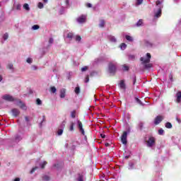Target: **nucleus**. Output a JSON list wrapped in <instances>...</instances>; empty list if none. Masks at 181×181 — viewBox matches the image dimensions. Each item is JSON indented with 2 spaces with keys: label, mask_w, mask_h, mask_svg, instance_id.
<instances>
[{
  "label": "nucleus",
  "mask_w": 181,
  "mask_h": 181,
  "mask_svg": "<svg viewBox=\"0 0 181 181\" xmlns=\"http://www.w3.org/2000/svg\"><path fill=\"white\" fill-rule=\"evenodd\" d=\"M23 9H25V11H30V7H29V4H24L23 6Z\"/></svg>",
  "instance_id": "2eb2a0df"
},
{
  "label": "nucleus",
  "mask_w": 181,
  "mask_h": 181,
  "mask_svg": "<svg viewBox=\"0 0 181 181\" xmlns=\"http://www.w3.org/2000/svg\"><path fill=\"white\" fill-rule=\"evenodd\" d=\"M38 168L37 167H34L33 169L30 171V173L32 175L35 173V171L37 170Z\"/></svg>",
  "instance_id": "b1692460"
},
{
  "label": "nucleus",
  "mask_w": 181,
  "mask_h": 181,
  "mask_svg": "<svg viewBox=\"0 0 181 181\" xmlns=\"http://www.w3.org/2000/svg\"><path fill=\"white\" fill-rule=\"evenodd\" d=\"M120 48L122 49V50H125V49H127V45L125 43H122L120 45Z\"/></svg>",
  "instance_id": "aec40b11"
},
{
  "label": "nucleus",
  "mask_w": 181,
  "mask_h": 181,
  "mask_svg": "<svg viewBox=\"0 0 181 181\" xmlns=\"http://www.w3.org/2000/svg\"><path fill=\"white\" fill-rule=\"evenodd\" d=\"M18 105L20 106L21 108H23L25 107V104L21 101L19 102Z\"/></svg>",
  "instance_id": "ea45409f"
},
{
  "label": "nucleus",
  "mask_w": 181,
  "mask_h": 181,
  "mask_svg": "<svg viewBox=\"0 0 181 181\" xmlns=\"http://www.w3.org/2000/svg\"><path fill=\"white\" fill-rule=\"evenodd\" d=\"M76 110H73L72 112H71V117L73 119L76 118Z\"/></svg>",
  "instance_id": "412c9836"
},
{
  "label": "nucleus",
  "mask_w": 181,
  "mask_h": 181,
  "mask_svg": "<svg viewBox=\"0 0 181 181\" xmlns=\"http://www.w3.org/2000/svg\"><path fill=\"white\" fill-rule=\"evenodd\" d=\"M76 40L80 42V40H81V37L80 35H76Z\"/></svg>",
  "instance_id": "37998d69"
},
{
  "label": "nucleus",
  "mask_w": 181,
  "mask_h": 181,
  "mask_svg": "<svg viewBox=\"0 0 181 181\" xmlns=\"http://www.w3.org/2000/svg\"><path fill=\"white\" fill-rule=\"evenodd\" d=\"M47 1L48 0H43V1L46 4V3H47Z\"/></svg>",
  "instance_id": "69168bd1"
},
{
  "label": "nucleus",
  "mask_w": 181,
  "mask_h": 181,
  "mask_svg": "<svg viewBox=\"0 0 181 181\" xmlns=\"http://www.w3.org/2000/svg\"><path fill=\"white\" fill-rule=\"evenodd\" d=\"M99 26L100 28H104L105 26V21L104 20H100Z\"/></svg>",
  "instance_id": "f3484780"
},
{
  "label": "nucleus",
  "mask_w": 181,
  "mask_h": 181,
  "mask_svg": "<svg viewBox=\"0 0 181 181\" xmlns=\"http://www.w3.org/2000/svg\"><path fill=\"white\" fill-rule=\"evenodd\" d=\"M127 136H128V133L127 132H124L121 136V141H122V144H123V145H127L128 142L127 141Z\"/></svg>",
  "instance_id": "20e7f679"
},
{
  "label": "nucleus",
  "mask_w": 181,
  "mask_h": 181,
  "mask_svg": "<svg viewBox=\"0 0 181 181\" xmlns=\"http://www.w3.org/2000/svg\"><path fill=\"white\" fill-rule=\"evenodd\" d=\"M11 112H12L13 117H18V115H19L21 114V112L19 111V110H18L16 108L12 109Z\"/></svg>",
  "instance_id": "1a4fd4ad"
},
{
  "label": "nucleus",
  "mask_w": 181,
  "mask_h": 181,
  "mask_svg": "<svg viewBox=\"0 0 181 181\" xmlns=\"http://www.w3.org/2000/svg\"><path fill=\"white\" fill-rule=\"evenodd\" d=\"M135 83H136V76H134L133 80V84L135 85Z\"/></svg>",
  "instance_id": "603ef678"
},
{
  "label": "nucleus",
  "mask_w": 181,
  "mask_h": 181,
  "mask_svg": "<svg viewBox=\"0 0 181 181\" xmlns=\"http://www.w3.org/2000/svg\"><path fill=\"white\" fill-rule=\"evenodd\" d=\"M21 8H22V6H21V4H17V5L16 6V9L17 11H21Z\"/></svg>",
  "instance_id": "2f4dec72"
},
{
  "label": "nucleus",
  "mask_w": 181,
  "mask_h": 181,
  "mask_svg": "<svg viewBox=\"0 0 181 181\" xmlns=\"http://www.w3.org/2000/svg\"><path fill=\"white\" fill-rule=\"evenodd\" d=\"M78 181H84V175L83 174H78Z\"/></svg>",
  "instance_id": "dca6fc26"
},
{
  "label": "nucleus",
  "mask_w": 181,
  "mask_h": 181,
  "mask_svg": "<svg viewBox=\"0 0 181 181\" xmlns=\"http://www.w3.org/2000/svg\"><path fill=\"white\" fill-rule=\"evenodd\" d=\"M3 100H6V101H13V97L10 95H5L3 96Z\"/></svg>",
  "instance_id": "6e6552de"
},
{
  "label": "nucleus",
  "mask_w": 181,
  "mask_h": 181,
  "mask_svg": "<svg viewBox=\"0 0 181 181\" xmlns=\"http://www.w3.org/2000/svg\"><path fill=\"white\" fill-rule=\"evenodd\" d=\"M88 70V66H84L81 69V71H87Z\"/></svg>",
  "instance_id": "f704fd0d"
},
{
  "label": "nucleus",
  "mask_w": 181,
  "mask_h": 181,
  "mask_svg": "<svg viewBox=\"0 0 181 181\" xmlns=\"http://www.w3.org/2000/svg\"><path fill=\"white\" fill-rule=\"evenodd\" d=\"M156 144V139L153 136H149L148 141H146V145L148 148H152Z\"/></svg>",
  "instance_id": "7ed1b4c3"
},
{
  "label": "nucleus",
  "mask_w": 181,
  "mask_h": 181,
  "mask_svg": "<svg viewBox=\"0 0 181 181\" xmlns=\"http://www.w3.org/2000/svg\"><path fill=\"white\" fill-rule=\"evenodd\" d=\"M143 124L141 123V124H140V127H141V128H142V127H143Z\"/></svg>",
  "instance_id": "338daca9"
},
{
  "label": "nucleus",
  "mask_w": 181,
  "mask_h": 181,
  "mask_svg": "<svg viewBox=\"0 0 181 181\" xmlns=\"http://www.w3.org/2000/svg\"><path fill=\"white\" fill-rule=\"evenodd\" d=\"M163 132H165V131L163 129H160L158 130V134L159 135H163Z\"/></svg>",
  "instance_id": "e433bc0d"
},
{
  "label": "nucleus",
  "mask_w": 181,
  "mask_h": 181,
  "mask_svg": "<svg viewBox=\"0 0 181 181\" xmlns=\"http://www.w3.org/2000/svg\"><path fill=\"white\" fill-rule=\"evenodd\" d=\"M3 78L2 76L0 75V82L2 81Z\"/></svg>",
  "instance_id": "e2e57ef3"
},
{
  "label": "nucleus",
  "mask_w": 181,
  "mask_h": 181,
  "mask_svg": "<svg viewBox=\"0 0 181 181\" xmlns=\"http://www.w3.org/2000/svg\"><path fill=\"white\" fill-rule=\"evenodd\" d=\"M128 70H129V66L123 65V71H128Z\"/></svg>",
  "instance_id": "393cba45"
},
{
  "label": "nucleus",
  "mask_w": 181,
  "mask_h": 181,
  "mask_svg": "<svg viewBox=\"0 0 181 181\" xmlns=\"http://www.w3.org/2000/svg\"><path fill=\"white\" fill-rule=\"evenodd\" d=\"M100 136H101V138H103L104 139V138H105V134H100Z\"/></svg>",
  "instance_id": "6e6d98bb"
},
{
  "label": "nucleus",
  "mask_w": 181,
  "mask_h": 181,
  "mask_svg": "<svg viewBox=\"0 0 181 181\" xmlns=\"http://www.w3.org/2000/svg\"><path fill=\"white\" fill-rule=\"evenodd\" d=\"M144 2V0H137L136 5H141Z\"/></svg>",
  "instance_id": "a18cd8bd"
},
{
  "label": "nucleus",
  "mask_w": 181,
  "mask_h": 181,
  "mask_svg": "<svg viewBox=\"0 0 181 181\" xmlns=\"http://www.w3.org/2000/svg\"><path fill=\"white\" fill-rule=\"evenodd\" d=\"M21 139H22V137H21V136L19 135L16 136V141H21Z\"/></svg>",
  "instance_id": "c03bdc74"
},
{
  "label": "nucleus",
  "mask_w": 181,
  "mask_h": 181,
  "mask_svg": "<svg viewBox=\"0 0 181 181\" xmlns=\"http://www.w3.org/2000/svg\"><path fill=\"white\" fill-rule=\"evenodd\" d=\"M77 125L78 129H79L82 135H86V132H84V129L83 128V122H81V121L80 120H77Z\"/></svg>",
  "instance_id": "39448f33"
},
{
  "label": "nucleus",
  "mask_w": 181,
  "mask_h": 181,
  "mask_svg": "<svg viewBox=\"0 0 181 181\" xmlns=\"http://www.w3.org/2000/svg\"><path fill=\"white\" fill-rule=\"evenodd\" d=\"M160 4H162L161 2H160V1H159V0H158L156 2V5H160Z\"/></svg>",
  "instance_id": "864d4df0"
},
{
  "label": "nucleus",
  "mask_w": 181,
  "mask_h": 181,
  "mask_svg": "<svg viewBox=\"0 0 181 181\" xmlns=\"http://www.w3.org/2000/svg\"><path fill=\"white\" fill-rule=\"evenodd\" d=\"M162 121H163V116L158 115L155 118L154 124H155V125H159V124H160V122H162Z\"/></svg>",
  "instance_id": "423d86ee"
},
{
  "label": "nucleus",
  "mask_w": 181,
  "mask_h": 181,
  "mask_svg": "<svg viewBox=\"0 0 181 181\" xmlns=\"http://www.w3.org/2000/svg\"><path fill=\"white\" fill-rule=\"evenodd\" d=\"M126 39L127 40H128L129 42H132L134 40L132 39V37L129 36V35H126Z\"/></svg>",
  "instance_id": "bb28decb"
},
{
  "label": "nucleus",
  "mask_w": 181,
  "mask_h": 181,
  "mask_svg": "<svg viewBox=\"0 0 181 181\" xmlns=\"http://www.w3.org/2000/svg\"><path fill=\"white\" fill-rule=\"evenodd\" d=\"M38 8L42 9L43 8V4L42 2L38 3Z\"/></svg>",
  "instance_id": "79ce46f5"
},
{
  "label": "nucleus",
  "mask_w": 181,
  "mask_h": 181,
  "mask_svg": "<svg viewBox=\"0 0 181 181\" xmlns=\"http://www.w3.org/2000/svg\"><path fill=\"white\" fill-rule=\"evenodd\" d=\"M86 6L87 8H92L93 5H92L91 4H90V3H87V4H86Z\"/></svg>",
  "instance_id": "49530a36"
},
{
  "label": "nucleus",
  "mask_w": 181,
  "mask_h": 181,
  "mask_svg": "<svg viewBox=\"0 0 181 181\" xmlns=\"http://www.w3.org/2000/svg\"><path fill=\"white\" fill-rule=\"evenodd\" d=\"M135 100L137 103V104H139V105H142V102L141 101V100H139V98H135Z\"/></svg>",
  "instance_id": "c85d7f7f"
},
{
  "label": "nucleus",
  "mask_w": 181,
  "mask_h": 181,
  "mask_svg": "<svg viewBox=\"0 0 181 181\" xmlns=\"http://www.w3.org/2000/svg\"><path fill=\"white\" fill-rule=\"evenodd\" d=\"M53 42H54L53 38H49V45H52V43H53Z\"/></svg>",
  "instance_id": "8fccbe9b"
},
{
  "label": "nucleus",
  "mask_w": 181,
  "mask_h": 181,
  "mask_svg": "<svg viewBox=\"0 0 181 181\" xmlns=\"http://www.w3.org/2000/svg\"><path fill=\"white\" fill-rule=\"evenodd\" d=\"M65 2L66 5H70V1L69 0H66Z\"/></svg>",
  "instance_id": "4d7b16f0"
},
{
  "label": "nucleus",
  "mask_w": 181,
  "mask_h": 181,
  "mask_svg": "<svg viewBox=\"0 0 181 181\" xmlns=\"http://www.w3.org/2000/svg\"><path fill=\"white\" fill-rule=\"evenodd\" d=\"M176 97H177V103H180V100H181V92L177 93Z\"/></svg>",
  "instance_id": "4468645a"
},
{
  "label": "nucleus",
  "mask_w": 181,
  "mask_h": 181,
  "mask_svg": "<svg viewBox=\"0 0 181 181\" xmlns=\"http://www.w3.org/2000/svg\"><path fill=\"white\" fill-rule=\"evenodd\" d=\"M146 56L147 58L141 57L140 62L144 65V69H151L152 67V64L149 63L151 62V57H152V56L150 53H147Z\"/></svg>",
  "instance_id": "f257e3e1"
},
{
  "label": "nucleus",
  "mask_w": 181,
  "mask_h": 181,
  "mask_svg": "<svg viewBox=\"0 0 181 181\" xmlns=\"http://www.w3.org/2000/svg\"><path fill=\"white\" fill-rule=\"evenodd\" d=\"M75 93L76 94H80V87H76Z\"/></svg>",
  "instance_id": "473e14b6"
},
{
  "label": "nucleus",
  "mask_w": 181,
  "mask_h": 181,
  "mask_svg": "<svg viewBox=\"0 0 181 181\" xmlns=\"http://www.w3.org/2000/svg\"><path fill=\"white\" fill-rule=\"evenodd\" d=\"M169 78L171 81H173V75H172V74H170Z\"/></svg>",
  "instance_id": "de8ad7c7"
},
{
  "label": "nucleus",
  "mask_w": 181,
  "mask_h": 181,
  "mask_svg": "<svg viewBox=\"0 0 181 181\" xmlns=\"http://www.w3.org/2000/svg\"><path fill=\"white\" fill-rule=\"evenodd\" d=\"M47 165V163L46 161H44L41 165V169H45V166Z\"/></svg>",
  "instance_id": "7c9ffc66"
},
{
  "label": "nucleus",
  "mask_w": 181,
  "mask_h": 181,
  "mask_svg": "<svg viewBox=\"0 0 181 181\" xmlns=\"http://www.w3.org/2000/svg\"><path fill=\"white\" fill-rule=\"evenodd\" d=\"M156 18H160L162 16V8H159L158 12L155 13Z\"/></svg>",
  "instance_id": "ddd939ff"
},
{
  "label": "nucleus",
  "mask_w": 181,
  "mask_h": 181,
  "mask_svg": "<svg viewBox=\"0 0 181 181\" xmlns=\"http://www.w3.org/2000/svg\"><path fill=\"white\" fill-rule=\"evenodd\" d=\"M59 166V164H54V168H57Z\"/></svg>",
  "instance_id": "052dcab7"
},
{
  "label": "nucleus",
  "mask_w": 181,
  "mask_h": 181,
  "mask_svg": "<svg viewBox=\"0 0 181 181\" xmlns=\"http://www.w3.org/2000/svg\"><path fill=\"white\" fill-rule=\"evenodd\" d=\"M77 22L78 23H84L86 22V16H81L76 19Z\"/></svg>",
  "instance_id": "0eeeda50"
},
{
  "label": "nucleus",
  "mask_w": 181,
  "mask_h": 181,
  "mask_svg": "<svg viewBox=\"0 0 181 181\" xmlns=\"http://www.w3.org/2000/svg\"><path fill=\"white\" fill-rule=\"evenodd\" d=\"M76 125V123H74V122H70V125L69 127V131H70V132H73V131H74V127Z\"/></svg>",
  "instance_id": "9d476101"
},
{
  "label": "nucleus",
  "mask_w": 181,
  "mask_h": 181,
  "mask_svg": "<svg viewBox=\"0 0 181 181\" xmlns=\"http://www.w3.org/2000/svg\"><path fill=\"white\" fill-rule=\"evenodd\" d=\"M57 134L59 135V136L62 135L63 134V129H58Z\"/></svg>",
  "instance_id": "72a5a7b5"
},
{
  "label": "nucleus",
  "mask_w": 181,
  "mask_h": 181,
  "mask_svg": "<svg viewBox=\"0 0 181 181\" xmlns=\"http://www.w3.org/2000/svg\"><path fill=\"white\" fill-rule=\"evenodd\" d=\"M73 36H74L73 33H69L67 34L66 37H68V39H73Z\"/></svg>",
  "instance_id": "a878e982"
},
{
  "label": "nucleus",
  "mask_w": 181,
  "mask_h": 181,
  "mask_svg": "<svg viewBox=\"0 0 181 181\" xmlns=\"http://www.w3.org/2000/svg\"><path fill=\"white\" fill-rule=\"evenodd\" d=\"M43 180H50V177L47 175H45L43 177H42Z\"/></svg>",
  "instance_id": "4c0bfd02"
},
{
  "label": "nucleus",
  "mask_w": 181,
  "mask_h": 181,
  "mask_svg": "<svg viewBox=\"0 0 181 181\" xmlns=\"http://www.w3.org/2000/svg\"><path fill=\"white\" fill-rule=\"evenodd\" d=\"M40 28V26H39L38 25H34L32 27L33 30H37V29H39Z\"/></svg>",
  "instance_id": "5701e85b"
},
{
  "label": "nucleus",
  "mask_w": 181,
  "mask_h": 181,
  "mask_svg": "<svg viewBox=\"0 0 181 181\" xmlns=\"http://www.w3.org/2000/svg\"><path fill=\"white\" fill-rule=\"evenodd\" d=\"M25 119L27 122H29V117L28 116L25 117Z\"/></svg>",
  "instance_id": "5fc2aeb1"
},
{
  "label": "nucleus",
  "mask_w": 181,
  "mask_h": 181,
  "mask_svg": "<svg viewBox=\"0 0 181 181\" xmlns=\"http://www.w3.org/2000/svg\"><path fill=\"white\" fill-rule=\"evenodd\" d=\"M143 22H142V19H140L137 23H136V26H141L142 25Z\"/></svg>",
  "instance_id": "c9c22d12"
},
{
  "label": "nucleus",
  "mask_w": 181,
  "mask_h": 181,
  "mask_svg": "<svg viewBox=\"0 0 181 181\" xmlns=\"http://www.w3.org/2000/svg\"><path fill=\"white\" fill-rule=\"evenodd\" d=\"M119 87L122 88V90H125L127 88V86H125V82L124 81V80L120 81Z\"/></svg>",
  "instance_id": "f8f14e48"
},
{
  "label": "nucleus",
  "mask_w": 181,
  "mask_h": 181,
  "mask_svg": "<svg viewBox=\"0 0 181 181\" xmlns=\"http://www.w3.org/2000/svg\"><path fill=\"white\" fill-rule=\"evenodd\" d=\"M88 81H90V76L87 75L85 78V83H88Z\"/></svg>",
  "instance_id": "a19ab883"
},
{
  "label": "nucleus",
  "mask_w": 181,
  "mask_h": 181,
  "mask_svg": "<svg viewBox=\"0 0 181 181\" xmlns=\"http://www.w3.org/2000/svg\"><path fill=\"white\" fill-rule=\"evenodd\" d=\"M110 40H111V42H117V40L114 37H112L110 38Z\"/></svg>",
  "instance_id": "3c124183"
},
{
  "label": "nucleus",
  "mask_w": 181,
  "mask_h": 181,
  "mask_svg": "<svg viewBox=\"0 0 181 181\" xmlns=\"http://www.w3.org/2000/svg\"><path fill=\"white\" fill-rule=\"evenodd\" d=\"M105 146H110V143H105Z\"/></svg>",
  "instance_id": "bf43d9fd"
},
{
  "label": "nucleus",
  "mask_w": 181,
  "mask_h": 181,
  "mask_svg": "<svg viewBox=\"0 0 181 181\" xmlns=\"http://www.w3.org/2000/svg\"><path fill=\"white\" fill-rule=\"evenodd\" d=\"M177 122H181V120L179 118H177Z\"/></svg>",
  "instance_id": "680f3d73"
},
{
  "label": "nucleus",
  "mask_w": 181,
  "mask_h": 181,
  "mask_svg": "<svg viewBox=\"0 0 181 181\" xmlns=\"http://www.w3.org/2000/svg\"><path fill=\"white\" fill-rule=\"evenodd\" d=\"M127 158V159H128V157H126Z\"/></svg>",
  "instance_id": "774afa93"
},
{
  "label": "nucleus",
  "mask_w": 181,
  "mask_h": 181,
  "mask_svg": "<svg viewBox=\"0 0 181 181\" xmlns=\"http://www.w3.org/2000/svg\"><path fill=\"white\" fill-rule=\"evenodd\" d=\"M49 91H50L51 93H52L53 94H54V93H56V91H57V89H56V87L52 86V87L50 88Z\"/></svg>",
  "instance_id": "6ab92c4d"
},
{
  "label": "nucleus",
  "mask_w": 181,
  "mask_h": 181,
  "mask_svg": "<svg viewBox=\"0 0 181 181\" xmlns=\"http://www.w3.org/2000/svg\"><path fill=\"white\" fill-rule=\"evenodd\" d=\"M172 123L171 122H166L165 123V128H168V129H170L172 128Z\"/></svg>",
  "instance_id": "a211bd4d"
},
{
  "label": "nucleus",
  "mask_w": 181,
  "mask_h": 181,
  "mask_svg": "<svg viewBox=\"0 0 181 181\" xmlns=\"http://www.w3.org/2000/svg\"><path fill=\"white\" fill-rule=\"evenodd\" d=\"M8 35L7 33H6L4 35L3 38H4V40H6L8 39Z\"/></svg>",
  "instance_id": "58836bf2"
},
{
  "label": "nucleus",
  "mask_w": 181,
  "mask_h": 181,
  "mask_svg": "<svg viewBox=\"0 0 181 181\" xmlns=\"http://www.w3.org/2000/svg\"><path fill=\"white\" fill-rule=\"evenodd\" d=\"M6 67L9 70H13V64H8Z\"/></svg>",
  "instance_id": "4be33fe9"
},
{
  "label": "nucleus",
  "mask_w": 181,
  "mask_h": 181,
  "mask_svg": "<svg viewBox=\"0 0 181 181\" xmlns=\"http://www.w3.org/2000/svg\"><path fill=\"white\" fill-rule=\"evenodd\" d=\"M26 62L30 64V63H32V59L30 58H28Z\"/></svg>",
  "instance_id": "09e8293b"
},
{
  "label": "nucleus",
  "mask_w": 181,
  "mask_h": 181,
  "mask_svg": "<svg viewBox=\"0 0 181 181\" xmlns=\"http://www.w3.org/2000/svg\"><path fill=\"white\" fill-rule=\"evenodd\" d=\"M36 104H37V105H42V100L39 98H37Z\"/></svg>",
  "instance_id": "c756f323"
},
{
  "label": "nucleus",
  "mask_w": 181,
  "mask_h": 181,
  "mask_svg": "<svg viewBox=\"0 0 181 181\" xmlns=\"http://www.w3.org/2000/svg\"><path fill=\"white\" fill-rule=\"evenodd\" d=\"M108 70L110 74H115L117 72V65L112 62H110L108 64Z\"/></svg>",
  "instance_id": "f03ea898"
},
{
  "label": "nucleus",
  "mask_w": 181,
  "mask_h": 181,
  "mask_svg": "<svg viewBox=\"0 0 181 181\" xmlns=\"http://www.w3.org/2000/svg\"><path fill=\"white\" fill-rule=\"evenodd\" d=\"M66 97V89L62 88L60 90V98H64Z\"/></svg>",
  "instance_id": "9b49d317"
},
{
  "label": "nucleus",
  "mask_w": 181,
  "mask_h": 181,
  "mask_svg": "<svg viewBox=\"0 0 181 181\" xmlns=\"http://www.w3.org/2000/svg\"><path fill=\"white\" fill-rule=\"evenodd\" d=\"M14 181H21V178L16 177V179H14Z\"/></svg>",
  "instance_id": "13d9d810"
},
{
  "label": "nucleus",
  "mask_w": 181,
  "mask_h": 181,
  "mask_svg": "<svg viewBox=\"0 0 181 181\" xmlns=\"http://www.w3.org/2000/svg\"><path fill=\"white\" fill-rule=\"evenodd\" d=\"M144 43H145V46H147V47L152 46V43H151L149 41L145 40Z\"/></svg>",
  "instance_id": "cd10ccee"
},
{
  "label": "nucleus",
  "mask_w": 181,
  "mask_h": 181,
  "mask_svg": "<svg viewBox=\"0 0 181 181\" xmlns=\"http://www.w3.org/2000/svg\"><path fill=\"white\" fill-rule=\"evenodd\" d=\"M130 57H132V59H135V56H134V55L130 56Z\"/></svg>",
  "instance_id": "0e129e2a"
}]
</instances>
